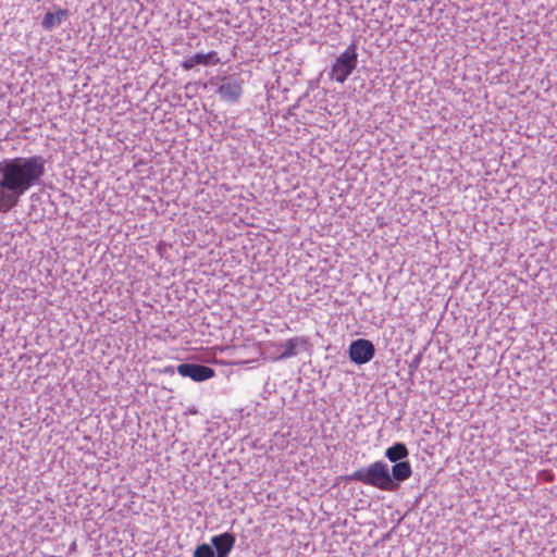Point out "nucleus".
I'll return each instance as SVG.
<instances>
[{
	"label": "nucleus",
	"instance_id": "15",
	"mask_svg": "<svg viewBox=\"0 0 557 557\" xmlns=\"http://www.w3.org/2000/svg\"><path fill=\"white\" fill-rule=\"evenodd\" d=\"M165 372H171V373H173V372H174V370H173V368H170V367H169V368H166V369H165Z\"/></svg>",
	"mask_w": 557,
	"mask_h": 557
},
{
	"label": "nucleus",
	"instance_id": "12",
	"mask_svg": "<svg viewBox=\"0 0 557 557\" xmlns=\"http://www.w3.org/2000/svg\"><path fill=\"white\" fill-rule=\"evenodd\" d=\"M409 455L407 446L401 442L394 443L391 447L385 450V457L391 462H398L406 459Z\"/></svg>",
	"mask_w": 557,
	"mask_h": 557
},
{
	"label": "nucleus",
	"instance_id": "5",
	"mask_svg": "<svg viewBox=\"0 0 557 557\" xmlns=\"http://www.w3.org/2000/svg\"><path fill=\"white\" fill-rule=\"evenodd\" d=\"M177 372L195 382H203L215 375L212 368L199 363L184 362L177 366Z\"/></svg>",
	"mask_w": 557,
	"mask_h": 557
},
{
	"label": "nucleus",
	"instance_id": "9",
	"mask_svg": "<svg viewBox=\"0 0 557 557\" xmlns=\"http://www.w3.org/2000/svg\"><path fill=\"white\" fill-rule=\"evenodd\" d=\"M395 465L389 469V483L391 492L396 491L400 483L409 479L412 474L411 465L406 461L394 462Z\"/></svg>",
	"mask_w": 557,
	"mask_h": 557
},
{
	"label": "nucleus",
	"instance_id": "7",
	"mask_svg": "<svg viewBox=\"0 0 557 557\" xmlns=\"http://www.w3.org/2000/svg\"><path fill=\"white\" fill-rule=\"evenodd\" d=\"M216 92L223 101L235 103L239 100L243 94L242 82L224 78Z\"/></svg>",
	"mask_w": 557,
	"mask_h": 557
},
{
	"label": "nucleus",
	"instance_id": "4",
	"mask_svg": "<svg viewBox=\"0 0 557 557\" xmlns=\"http://www.w3.org/2000/svg\"><path fill=\"white\" fill-rule=\"evenodd\" d=\"M349 358L356 364H364L368 363L375 354V347L372 342L358 338L352 341L349 345Z\"/></svg>",
	"mask_w": 557,
	"mask_h": 557
},
{
	"label": "nucleus",
	"instance_id": "11",
	"mask_svg": "<svg viewBox=\"0 0 557 557\" xmlns=\"http://www.w3.org/2000/svg\"><path fill=\"white\" fill-rule=\"evenodd\" d=\"M67 15V10L59 9L55 12H47L42 18L41 26L46 30H51L62 24Z\"/></svg>",
	"mask_w": 557,
	"mask_h": 557
},
{
	"label": "nucleus",
	"instance_id": "8",
	"mask_svg": "<svg viewBox=\"0 0 557 557\" xmlns=\"http://www.w3.org/2000/svg\"><path fill=\"white\" fill-rule=\"evenodd\" d=\"M236 536L234 533L224 532L211 537V545L214 548L215 557H228L234 548Z\"/></svg>",
	"mask_w": 557,
	"mask_h": 557
},
{
	"label": "nucleus",
	"instance_id": "1",
	"mask_svg": "<svg viewBox=\"0 0 557 557\" xmlns=\"http://www.w3.org/2000/svg\"><path fill=\"white\" fill-rule=\"evenodd\" d=\"M46 174V159L40 154L5 158L0 161V213L15 208L21 198L40 184Z\"/></svg>",
	"mask_w": 557,
	"mask_h": 557
},
{
	"label": "nucleus",
	"instance_id": "3",
	"mask_svg": "<svg viewBox=\"0 0 557 557\" xmlns=\"http://www.w3.org/2000/svg\"><path fill=\"white\" fill-rule=\"evenodd\" d=\"M358 64V53L355 44H350L334 61L330 77L343 84Z\"/></svg>",
	"mask_w": 557,
	"mask_h": 557
},
{
	"label": "nucleus",
	"instance_id": "6",
	"mask_svg": "<svg viewBox=\"0 0 557 557\" xmlns=\"http://www.w3.org/2000/svg\"><path fill=\"white\" fill-rule=\"evenodd\" d=\"M309 341L305 336H295L286 339L284 343L280 344L277 349L280 355L277 357L278 360H285L293 357H296L301 351L308 349Z\"/></svg>",
	"mask_w": 557,
	"mask_h": 557
},
{
	"label": "nucleus",
	"instance_id": "2",
	"mask_svg": "<svg viewBox=\"0 0 557 557\" xmlns=\"http://www.w3.org/2000/svg\"><path fill=\"white\" fill-rule=\"evenodd\" d=\"M348 479L350 481L360 482L364 485H370L381 491L391 492L389 483V467L386 462L379 460L366 467L355 470Z\"/></svg>",
	"mask_w": 557,
	"mask_h": 557
},
{
	"label": "nucleus",
	"instance_id": "10",
	"mask_svg": "<svg viewBox=\"0 0 557 557\" xmlns=\"http://www.w3.org/2000/svg\"><path fill=\"white\" fill-rule=\"evenodd\" d=\"M220 62V58L215 51H209L208 53H195L188 57L182 63L184 70L188 71L194 69L196 65L211 66L216 65Z\"/></svg>",
	"mask_w": 557,
	"mask_h": 557
},
{
	"label": "nucleus",
	"instance_id": "14",
	"mask_svg": "<svg viewBox=\"0 0 557 557\" xmlns=\"http://www.w3.org/2000/svg\"><path fill=\"white\" fill-rule=\"evenodd\" d=\"M421 358H422V357H421V355H420V354H419V355H417V356H414V357L412 358V360H411V361H410V363H409V369H410L411 371H414V370H417V369L419 368L420 362H421Z\"/></svg>",
	"mask_w": 557,
	"mask_h": 557
},
{
	"label": "nucleus",
	"instance_id": "13",
	"mask_svg": "<svg viewBox=\"0 0 557 557\" xmlns=\"http://www.w3.org/2000/svg\"><path fill=\"white\" fill-rule=\"evenodd\" d=\"M214 548L211 544L202 543L194 550V557H215Z\"/></svg>",
	"mask_w": 557,
	"mask_h": 557
}]
</instances>
